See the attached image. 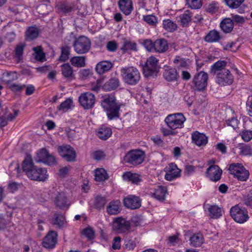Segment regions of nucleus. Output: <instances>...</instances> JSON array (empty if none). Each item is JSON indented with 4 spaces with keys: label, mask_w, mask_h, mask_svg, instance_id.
<instances>
[{
    "label": "nucleus",
    "mask_w": 252,
    "mask_h": 252,
    "mask_svg": "<svg viewBox=\"0 0 252 252\" xmlns=\"http://www.w3.org/2000/svg\"><path fill=\"white\" fill-rule=\"evenodd\" d=\"M227 62L220 60L211 67V73L216 74V82L220 86H229L234 82V77L231 71L226 68Z\"/></svg>",
    "instance_id": "f257e3e1"
},
{
    "label": "nucleus",
    "mask_w": 252,
    "mask_h": 252,
    "mask_svg": "<svg viewBox=\"0 0 252 252\" xmlns=\"http://www.w3.org/2000/svg\"><path fill=\"white\" fill-rule=\"evenodd\" d=\"M23 169L27 176L31 180L44 181L48 178V175L46 169L34 165L30 156H27L24 160Z\"/></svg>",
    "instance_id": "f03ea898"
},
{
    "label": "nucleus",
    "mask_w": 252,
    "mask_h": 252,
    "mask_svg": "<svg viewBox=\"0 0 252 252\" xmlns=\"http://www.w3.org/2000/svg\"><path fill=\"white\" fill-rule=\"evenodd\" d=\"M186 119L182 113L169 114L164 119V122L170 129H176L184 127Z\"/></svg>",
    "instance_id": "7ed1b4c3"
},
{
    "label": "nucleus",
    "mask_w": 252,
    "mask_h": 252,
    "mask_svg": "<svg viewBox=\"0 0 252 252\" xmlns=\"http://www.w3.org/2000/svg\"><path fill=\"white\" fill-rule=\"evenodd\" d=\"M101 105L107 112V115L110 120L118 117L120 106H118L113 97H108L104 98L101 102Z\"/></svg>",
    "instance_id": "20e7f679"
},
{
    "label": "nucleus",
    "mask_w": 252,
    "mask_h": 252,
    "mask_svg": "<svg viewBox=\"0 0 252 252\" xmlns=\"http://www.w3.org/2000/svg\"><path fill=\"white\" fill-rule=\"evenodd\" d=\"M231 217L237 222L244 223L249 219L247 209L236 205L231 207L230 210Z\"/></svg>",
    "instance_id": "39448f33"
},
{
    "label": "nucleus",
    "mask_w": 252,
    "mask_h": 252,
    "mask_svg": "<svg viewBox=\"0 0 252 252\" xmlns=\"http://www.w3.org/2000/svg\"><path fill=\"white\" fill-rule=\"evenodd\" d=\"M158 60L154 56H151L147 60L145 64L143 66V71L146 77H154L158 71Z\"/></svg>",
    "instance_id": "423d86ee"
},
{
    "label": "nucleus",
    "mask_w": 252,
    "mask_h": 252,
    "mask_svg": "<svg viewBox=\"0 0 252 252\" xmlns=\"http://www.w3.org/2000/svg\"><path fill=\"white\" fill-rule=\"evenodd\" d=\"M90 40L85 36H81L76 39L73 46L75 52L78 54H84L89 52L91 48Z\"/></svg>",
    "instance_id": "0eeeda50"
},
{
    "label": "nucleus",
    "mask_w": 252,
    "mask_h": 252,
    "mask_svg": "<svg viewBox=\"0 0 252 252\" xmlns=\"http://www.w3.org/2000/svg\"><path fill=\"white\" fill-rule=\"evenodd\" d=\"M208 79V74L204 71H200L196 74L192 82V89L194 91H203L206 88Z\"/></svg>",
    "instance_id": "6e6552de"
},
{
    "label": "nucleus",
    "mask_w": 252,
    "mask_h": 252,
    "mask_svg": "<svg viewBox=\"0 0 252 252\" xmlns=\"http://www.w3.org/2000/svg\"><path fill=\"white\" fill-rule=\"evenodd\" d=\"M230 173L240 181H246L249 176V171L241 163H232L229 167Z\"/></svg>",
    "instance_id": "1a4fd4ad"
},
{
    "label": "nucleus",
    "mask_w": 252,
    "mask_h": 252,
    "mask_svg": "<svg viewBox=\"0 0 252 252\" xmlns=\"http://www.w3.org/2000/svg\"><path fill=\"white\" fill-rule=\"evenodd\" d=\"M145 158V152L141 150H133L127 153V163L137 166L143 162Z\"/></svg>",
    "instance_id": "9d476101"
},
{
    "label": "nucleus",
    "mask_w": 252,
    "mask_h": 252,
    "mask_svg": "<svg viewBox=\"0 0 252 252\" xmlns=\"http://www.w3.org/2000/svg\"><path fill=\"white\" fill-rule=\"evenodd\" d=\"M79 101L80 105L85 109L92 108L95 102V97L94 94L90 92L82 93L79 97Z\"/></svg>",
    "instance_id": "9b49d317"
},
{
    "label": "nucleus",
    "mask_w": 252,
    "mask_h": 252,
    "mask_svg": "<svg viewBox=\"0 0 252 252\" xmlns=\"http://www.w3.org/2000/svg\"><path fill=\"white\" fill-rule=\"evenodd\" d=\"M37 161L51 165L56 163V160L52 154H50L46 149L42 148L37 153Z\"/></svg>",
    "instance_id": "f8f14e48"
},
{
    "label": "nucleus",
    "mask_w": 252,
    "mask_h": 252,
    "mask_svg": "<svg viewBox=\"0 0 252 252\" xmlns=\"http://www.w3.org/2000/svg\"><path fill=\"white\" fill-rule=\"evenodd\" d=\"M58 151L60 156L68 161H74L76 158L75 152L69 145L59 146Z\"/></svg>",
    "instance_id": "ddd939ff"
},
{
    "label": "nucleus",
    "mask_w": 252,
    "mask_h": 252,
    "mask_svg": "<svg viewBox=\"0 0 252 252\" xmlns=\"http://www.w3.org/2000/svg\"><path fill=\"white\" fill-rule=\"evenodd\" d=\"M164 177L167 181H172L181 176V170L174 163H170L165 168Z\"/></svg>",
    "instance_id": "4468645a"
},
{
    "label": "nucleus",
    "mask_w": 252,
    "mask_h": 252,
    "mask_svg": "<svg viewBox=\"0 0 252 252\" xmlns=\"http://www.w3.org/2000/svg\"><path fill=\"white\" fill-rule=\"evenodd\" d=\"M222 171L218 165H212L206 170V176L212 181L217 182L221 178Z\"/></svg>",
    "instance_id": "2eb2a0df"
},
{
    "label": "nucleus",
    "mask_w": 252,
    "mask_h": 252,
    "mask_svg": "<svg viewBox=\"0 0 252 252\" xmlns=\"http://www.w3.org/2000/svg\"><path fill=\"white\" fill-rule=\"evenodd\" d=\"M140 79V75L138 70L135 67L131 66L127 68V84L135 85Z\"/></svg>",
    "instance_id": "dca6fc26"
},
{
    "label": "nucleus",
    "mask_w": 252,
    "mask_h": 252,
    "mask_svg": "<svg viewBox=\"0 0 252 252\" xmlns=\"http://www.w3.org/2000/svg\"><path fill=\"white\" fill-rule=\"evenodd\" d=\"M57 233L54 231H50L43 239L42 246L47 249L53 248L57 242Z\"/></svg>",
    "instance_id": "f3484780"
},
{
    "label": "nucleus",
    "mask_w": 252,
    "mask_h": 252,
    "mask_svg": "<svg viewBox=\"0 0 252 252\" xmlns=\"http://www.w3.org/2000/svg\"><path fill=\"white\" fill-rule=\"evenodd\" d=\"M56 206L61 209H68L70 205L69 201L63 192H58L54 199Z\"/></svg>",
    "instance_id": "a211bd4d"
},
{
    "label": "nucleus",
    "mask_w": 252,
    "mask_h": 252,
    "mask_svg": "<svg viewBox=\"0 0 252 252\" xmlns=\"http://www.w3.org/2000/svg\"><path fill=\"white\" fill-rule=\"evenodd\" d=\"M192 16V12L187 10L178 17L177 22L181 27H188L190 24Z\"/></svg>",
    "instance_id": "6ab92c4d"
},
{
    "label": "nucleus",
    "mask_w": 252,
    "mask_h": 252,
    "mask_svg": "<svg viewBox=\"0 0 252 252\" xmlns=\"http://www.w3.org/2000/svg\"><path fill=\"white\" fill-rule=\"evenodd\" d=\"M151 196L155 199L162 201L165 200L167 194V189L165 186H158L151 192Z\"/></svg>",
    "instance_id": "aec40b11"
},
{
    "label": "nucleus",
    "mask_w": 252,
    "mask_h": 252,
    "mask_svg": "<svg viewBox=\"0 0 252 252\" xmlns=\"http://www.w3.org/2000/svg\"><path fill=\"white\" fill-rule=\"evenodd\" d=\"M153 45L154 50L157 53H164L168 49L167 41L164 38L157 39L154 41Z\"/></svg>",
    "instance_id": "412c9836"
},
{
    "label": "nucleus",
    "mask_w": 252,
    "mask_h": 252,
    "mask_svg": "<svg viewBox=\"0 0 252 252\" xmlns=\"http://www.w3.org/2000/svg\"><path fill=\"white\" fill-rule=\"evenodd\" d=\"M141 206V200L139 196L134 195L127 196V208L137 209Z\"/></svg>",
    "instance_id": "4be33fe9"
},
{
    "label": "nucleus",
    "mask_w": 252,
    "mask_h": 252,
    "mask_svg": "<svg viewBox=\"0 0 252 252\" xmlns=\"http://www.w3.org/2000/svg\"><path fill=\"white\" fill-rule=\"evenodd\" d=\"M192 141L197 146H205L208 143V137L203 133L195 131L191 135Z\"/></svg>",
    "instance_id": "5701e85b"
},
{
    "label": "nucleus",
    "mask_w": 252,
    "mask_h": 252,
    "mask_svg": "<svg viewBox=\"0 0 252 252\" xmlns=\"http://www.w3.org/2000/svg\"><path fill=\"white\" fill-rule=\"evenodd\" d=\"M61 72L62 75L67 81H71L75 78L73 68L68 63L61 65Z\"/></svg>",
    "instance_id": "b1692460"
},
{
    "label": "nucleus",
    "mask_w": 252,
    "mask_h": 252,
    "mask_svg": "<svg viewBox=\"0 0 252 252\" xmlns=\"http://www.w3.org/2000/svg\"><path fill=\"white\" fill-rule=\"evenodd\" d=\"M113 65V63L110 61H101L96 65L95 71L97 74L101 75L110 70Z\"/></svg>",
    "instance_id": "393cba45"
},
{
    "label": "nucleus",
    "mask_w": 252,
    "mask_h": 252,
    "mask_svg": "<svg viewBox=\"0 0 252 252\" xmlns=\"http://www.w3.org/2000/svg\"><path fill=\"white\" fill-rule=\"evenodd\" d=\"M1 76L3 82L6 85H9L17 80L19 75L15 71H5Z\"/></svg>",
    "instance_id": "a878e982"
},
{
    "label": "nucleus",
    "mask_w": 252,
    "mask_h": 252,
    "mask_svg": "<svg viewBox=\"0 0 252 252\" xmlns=\"http://www.w3.org/2000/svg\"><path fill=\"white\" fill-rule=\"evenodd\" d=\"M113 229L121 233L126 229V220L123 217L115 218L113 221Z\"/></svg>",
    "instance_id": "bb28decb"
},
{
    "label": "nucleus",
    "mask_w": 252,
    "mask_h": 252,
    "mask_svg": "<svg viewBox=\"0 0 252 252\" xmlns=\"http://www.w3.org/2000/svg\"><path fill=\"white\" fill-rule=\"evenodd\" d=\"M221 36L219 32L216 30L210 31L204 37L205 41L208 43H216L221 39Z\"/></svg>",
    "instance_id": "cd10ccee"
},
{
    "label": "nucleus",
    "mask_w": 252,
    "mask_h": 252,
    "mask_svg": "<svg viewBox=\"0 0 252 252\" xmlns=\"http://www.w3.org/2000/svg\"><path fill=\"white\" fill-rule=\"evenodd\" d=\"M121 205L120 201H111L107 206V212L110 215H116L118 214L121 211Z\"/></svg>",
    "instance_id": "c85d7f7f"
},
{
    "label": "nucleus",
    "mask_w": 252,
    "mask_h": 252,
    "mask_svg": "<svg viewBox=\"0 0 252 252\" xmlns=\"http://www.w3.org/2000/svg\"><path fill=\"white\" fill-rule=\"evenodd\" d=\"M163 75L164 79L167 81H173L178 78V73L175 68L169 66L164 68Z\"/></svg>",
    "instance_id": "c756f323"
},
{
    "label": "nucleus",
    "mask_w": 252,
    "mask_h": 252,
    "mask_svg": "<svg viewBox=\"0 0 252 252\" xmlns=\"http://www.w3.org/2000/svg\"><path fill=\"white\" fill-rule=\"evenodd\" d=\"M127 181L134 185H140L143 181L142 176L138 173L127 172Z\"/></svg>",
    "instance_id": "7c9ffc66"
},
{
    "label": "nucleus",
    "mask_w": 252,
    "mask_h": 252,
    "mask_svg": "<svg viewBox=\"0 0 252 252\" xmlns=\"http://www.w3.org/2000/svg\"><path fill=\"white\" fill-rule=\"evenodd\" d=\"M39 31L35 26H32L28 28L25 32L26 40L31 41L37 38L39 35Z\"/></svg>",
    "instance_id": "2f4dec72"
},
{
    "label": "nucleus",
    "mask_w": 252,
    "mask_h": 252,
    "mask_svg": "<svg viewBox=\"0 0 252 252\" xmlns=\"http://www.w3.org/2000/svg\"><path fill=\"white\" fill-rule=\"evenodd\" d=\"M209 216L214 219L219 218L222 214V210L221 208L216 205H210L208 208Z\"/></svg>",
    "instance_id": "473e14b6"
},
{
    "label": "nucleus",
    "mask_w": 252,
    "mask_h": 252,
    "mask_svg": "<svg viewBox=\"0 0 252 252\" xmlns=\"http://www.w3.org/2000/svg\"><path fill=\"white\" fill-rule=\"evenodd\" d=\"M220 27L224 32L229 33L233 29L234 24L231 18H226L221 22Z\"/></svg>",
    "instance_id": "72a5a7b5"
},
{
    "label": "nucleus",
    "mask_w": 252,
    "mask_h": 252,
    "mask_svg": "<svg viewBox=\"0 0 252 252\" xmlns=\"http://www.w3.org/2000/svg\"><path fill=\"white\" fill-rule=\"evenodd\" d=\"M108 178V175L104 168H97L94 170V180L98 182H102Z\"/></svg>",
    "instance_id": "f704fd0d"
},
{
    "label": "nucleus",
    "mask_w": 252,
    "mask_h": 252,
    "mask_svg": "<svg viewBox=\"0 0 252 252\" xmlns=\"http://www.w3.org/2000/svg\"><path fill=\"white\" fill-rule=\"evenodd\" d=\"M70 62L75 67H84L86 65V58L84 56H74L70 59Z\"/></svg>",
    "instance_id": "c9c22d12"
},
{
    "label": "nucleus",
    "mask_w": 252,
    "mask_h": 252,
    "mask_svg": "<svg viewBox=\"0 0 252 252\" xmlns=\"http://www.w3.org/2000/svg\"><path fill=\"white\" fill-rule=\"evenodd\" d=\"M220 8V4L219 2L216 0L210 1L207 3L205 6L206 11L211 14L217 12Z\"/></svg>",
    "instance_id": "e433bc0d"
},
{
    "label": "nucleus",
    "mask_w": 252,
    "mask_h": 252,
    "mask_svg": "<svg viewBox=\"0 0 252 252\" xmlns=\"http://www.w3.org/2000/svg\"><path fill=\"white\" fill-rule=\"evenodd\" d=\"M162 27L168 32H174L178 28L176 23L169 19H164L162 21Z\"/></svg>",
    "instance_id": "4c0bfd02"
},
{
    "label": "nucleus",
    "mask_w": 252,
    "mask_h": 252,
    "mask_svg": "<svg viewBox=\"0 0 252 252\" xmlns=\"http://www.w3.org/2000/svg\"><path fill=\"white\" fill-rule=\"evenodd\" d=\"M33 51V56L35 59L38 61L42 62L45 59V54L41 46H37L32 48Z\"/></svg>",
    "instance_id": "58836bf2"
},
{
    "label": "nucleus",
    "mask_w": 252,
    "mask_h": 252,
    "mask_svg": "<svg viewBox=\"0 0 252 252\" xmlns=\"http://www.w3.org/2000/svg\"><path fill=\"white\" fill-rule=\"evenodd\" d=\"M203 237L201 233L193 234L189 239L190 244L193 247H199L203 243Z\"/></svg>",
    "instance_id": "ea45409f"
},
{
    "label": "nucleus",
    "mask_w": 252,
    "mask_h": 252,
    "mask_svg": "<svg viewBox=\"0 0 252 252\" xmlns=\"http://www.w3.org/2000/svg\"><path fill=\"white\" fill-rule=\"evenodd\" d=\"M98 137L103 140H106L112 134L111 129L106 126L100 127L97 133Z\"/></svg>",
    "instance_id": "a19ab883"
},
{
    "label": "nucleus",
    "mask_w": 252,
    "mask_h": 252,
    "mask_svg": "<svg viewBox=\"0 0 252 252\" xmlns=\"http://www.w3.org/2000/svg\"><path fill=\"white\" fill-rule=\"evenodd\" d=\"M119 81L115 78H112L107 81L102 86L104 90L110 91L115 89L119 86Z\"/></svg>",
    "instance_id": "79ce46f5"
},
{
    "label": "nucleus",
    "mask_w": 252,
    "mask_h": 252,
    "mask_svg": "<svg viewBox=\"0 0 252 252\" xmlns=\"http://www.w3.org/2000/svg\"><path fill=\"white\" fill-rule=\"evenodd\" d=\"M24 45L23 44H20L17 45L15 49V59L16 63H19L23 58Z\"/></svg>",
    "instance_id": "37998d69"
},
{
    "label": "nucleus",
    "mask_w": 252,
    "mask_h": 252,
    "mask_svg": "<svg viewBox=\"0 0 252 252\" xmlns=\"http://www.w3.org/2000/svg\"><path fill=\"white\" fill-rule=\"evenodd\" d=\"M225 4L231 9H236L239 7L245 0H223Z\"/></svg>",
    "instance_id": "c03bdc74"
},
{
    "label": "nucleus",
    "mask_w": 252,
    "mask_h": 252,
    "mask_svg": "<svg viewBox=\"0 0 252 252\" xmlns=\"http://www.w3.org/2000/svg\"><path fill=\"white\" fill-rule=\"evenodd\" d=\"M53 223L59 227L63 226L65 223V218L63 215L56 214L54 216Z\"/></svg>",
    "instance_id": "a18cd8bd"
},
{
    "label": "nucleus",
    "mask_w": 252,
    "mask_h": 252,
    "mask_svg": "<svg viewBox=\"0 0 252 252\" xmlns=\"http://www.w3.org/2000/svg\"><path fill=\"white\" fill-rule=\"evenodd\" d=\"M72 100L69 98L63 102L58 107L60 111H65L69 109L72 105Z\"/></svg>",
    "instance_id": "49530a36"
},
{
    "label": "nucleus",
    "mask_w": 252,
    "mask_h": 252,
    "mask_svg": "<svg viewBox=\"0 0 252 252\" xmlns=\"http://www.w3.org/2000/svg\"><path fill=\"white\" fill-rule=\"evenodd\" d=\"M11 223L10 216L0 214V229H3Z\"/></svg>",
    "instance_id": "de8ad7c7"
},
{
    "label": "nucleus",
    "mask_w": 252,
    "mask_h": 252,
    "mask_svg": "<svg viewBox=\"0 0 252 252\" xmlns=\"http://www.w3.org/2000/svg\"><path fill=\"white\" fill-rule=\"evenodd\" d=\"M143 20L147 24L152 26H156L158 23V18L153 15L144 16Z\"/></svg>",
    "instance_id": "09e8293b"
},
{
    "label": "nucleus",
    "mask_w": 252,
    "mask_h": 252,
    "mask_svg": "<svg viewBox=\"0 0 252 252\" xmlns=\"http://www.w3.org/2000/svg\"><path fill=\"white\" fill-rule=\"evenodd\" d=\"M70 54V48L68 46H64L62 48L61 55L59 60L61 62H64L69 58Z\"/></svg>",
    "instance_id": "8fccbe9b"
},
{
    "label": "nucleus",
    "mask_w": 252,
    "mask_h": 252,
    "mask_svg": "<svg viewBox=\"0 0 252 252\" xmlns=\"http://www.w3.org/2000/svg\"><path fill=\"white\" fill-rule=\"evenodd\" d=\"M202 0H187L188 6L191 9L200 8L202 5Z\"/></svg>",
    "instance_id": "3c124183"
},
{
    "label": "nucleus",
    "mask_w": 252,
    "mask_h": 252,
    "mask_svg": "<svg viewBox=\"0 0 252 252\" xmlns=\"http://www.w3.org/2000/svg\"><path fill=\"white\" fill-rule=\"evenodd\" d=\"M106 203V201L105 198L97 196L95 199L94 205L96 208L100 209L104 207Z\"/></svg>",
    "instance_id": "603ef678"
},
{
    "label": "nucleus",
    "mask_w": 252,
    "mask_h": 252,
    "mask_svg": "<svg viewBox=\"0 0 252 252\" xmlns=\"http://www.w3.org/2000/svg\"><path fill=\"white\" fill-rule=\"evenodd\" d=\"M142 221V218L140 216H136L133 217L131 219V222H128L127 221V230L128 229V227L131 225H134V226H138L140 225Z\"/></svg>",
    "instance_id": "864d4df0"
},
{
    "label": "nucleus",
    "mask_w": 252,
    "mask_h": 252,
    "mask_svg": "<svg viewBox=\"0 0 252 252\" xmlns=\"http://www.w3.org/2000/svg\"><path fill=\"white\" fill-rule=\"evenodd\" d=\"M82 233L89 240H92L94 238V231L93 228L90 227L84 229Z\"/></svg>",
    "instance_id": "5fc2aeb1"
},
{
    "label": "nucleus",
    "mask_w": 252,
    "mask_h": 252,
    "mask_svg": "<svg viewBox=\"0 0 252 252\" xmlns=\"http://www.w3.org/2000/svg\"><path fill=\"white\" fill-rule=\"evenodd\" d=\"M240 135L244 141L249 142L252 139V130H244L240 133Z\"/></svg>",
    "instance_id": "6e6d98bb"
},
{
    "label": "nucleus",
    "mask_w": 252,
    "mask_h": 252,
    "mask_svg": "<svg viewBox=\"0 0 252 252\" xmlns=\"http://www.w3.org/2000/svg\"><path fill=\"white\" fill-rule=\"evenodd\" d=\"M231 20H232L233 23H235L239 25L243 24L245 22V19L243 16L237 14H231Z\"/></svg>",
    "instance_id": "4d7b16f0"
},
{
    "label": "nucleus",
    "mask_w": 252,
    "mask_h": 252,
    "mask_svg": "<svg viewBox=\"0 0 252 252\" xmlns=\"http://www.w3.org/2000/svg\"><path fill=\"white\" fill-rule=\"evenodd\" d=\"M168 240L170 244L173 246H176L181 244V240L179 238V234L169 236Z\"/></svg>",
    "instance_id": "13d9d810"
},
{
    "label": "nucleus",
    "mask_w": 252,
    "mask_h": 252,
    "mask_svg": "<svg viewBox=\"0 0 252 252\" xmlns=\"http://www.w3.org/2000/svg\"><path fill=\"white\" fill-rule=\"evenodd\" d=\"M227 126H232L235 130L238 128V125L239 124V120L235 118H232L226 121Z\"/></svg>",
    "instance_id": "bf43d9fd"
},
{
    "label": "nucleus",
    "mask_w": 252,
    "mask_h": 252,
    "mask_svg": "<svg viewBox=\"0 0 252 252\" xmlns=\"http://www.w3.org/2000/svg\"><path fill=\"white\" fill-rule=\"evenodd\" d=\"M8 85L9 88L14 92H18L22 90L25 87V85H20L16 83H11Z\"/></svg>",
    "instance_id": "052dcab7"
},
{
    "label": "nucleus",
    "mask_w": 252,
    "mask_h": 252,
    "mask_svg": "<svg viewBox=\"0 0 252 252\" xmlns=\"http://www.w3.org/2000/svg\"><path fill=\"white\" fill-rule=\"evenodd\" d=\"M20 185L16 182H11L8 185L7 189L11 193H14L19 188Z\"/></svg>",
    "instance_id": "680f3d73"
},
{
    "label": "nucleus",
    "mask_w": 252,
    "mask_h": 252,
    "mask_svg": "<svg viewBox=\"0 0 252 252\" xmlns=\"http://www.w3.org/2000/svg\"><path fill=\"white\" fill-rule=\"evenodd\" d=\"M121 238L120 237L118 236L114 238L112 248L113 250H118L121 248Z\"/></svg>",
    "instance_id": "e2e57ef3"
},
{
    "label": "nucleus",
    "mask_w": 252,
    "mask_h": 252,
    "mask_svg": "<svg viewBox=\"0 0 252 252\" xmlns=\"http://www.w3.org/2000/svg\"><path fill=\"white\" fill-rule=\"evenodd\" d=\"M106 49L110 52H115L117 49V44L114 41L108 42L106 44Z\"/></svg>",
    "instance_id": "0e129e2a"
},
{
    "label": "nucleus",
    "mask_w": 252,
    "mask_h": 252,
    "mask_svg": "<svg viewBox=\"0 0 252 252\" xmlns=\"http://www.w3.org/2000/svg\"><path fill=\"white\" fill-rule=\"evenodd\" d=\"M91 72L89 69H83L80 71L79 76L82 79H86L91 75Z\"/></svg>",
    "instance_id": "69168bd1"
},
{
    "label": "nucleus",
    "mask_w": 252,
    "mask_h": 252,
    "mask_svg": "<svg viewBox=\"0 0 252 252\" xmlns=\"http://www.w3.org/2000/svg\"><path fill=\"white\" fill-rule=\"evenodd\" d=\"M154 42L151 39L145 40L144 42V45L148 51L154 49Z\"/></svg>",
    "instance_id": "338daca9"
},
{
    "label": "nucleus",
    "mask_w": 252,
    "mask_h": 252,
    "mask_svg": "<svg viewBox=\"0 0 252 252\" xmlns=\"http://www.w3.org/2000/svg\"><path fill=\"white\" fill-rule=\"evenodd\" d=\"M247 106L248 108L249 114L252 117V96L248 97Z\"/></svg>",
    "instance_id": "774afa93"
}]
</instances>
